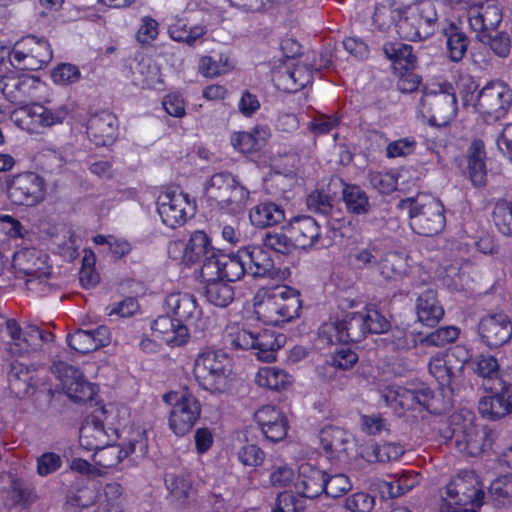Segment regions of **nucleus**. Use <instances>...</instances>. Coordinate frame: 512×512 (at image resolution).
Listing matches in <instances>:
<instances>
[{"mask_svg": "<svg viewBox=\"0 0 512 512\" xmlns=\"http://www.w3.org/2000/svg\"><path fill=\"white\" fill-rule=\"evenodd\" d=\"M262 242L264 247L281 255H289L297 249L291 234L286 231V227L278 232H266Z\"/></svg>", "mask_w": 512, "mask_h": 512, "instance_id": "4d7b16f0", "label": "nucleus"}, {"mask_svg": "<svg viewBox=\"0 0 512 512\" xmlns=\"http://www.w3.org/2000/svg\"><path fill=\"white\" fill-rule=\"evenodd\" d=\"M490 395L479 401L478 409L483 418L496 421L512 414V384L496 379L489 386Z\"/></svg>", "mask_w": 512, "mask_h": 512, "instance_id": "f3484780", "label": "nucleus"}, {"mask_svg": "<svg viewBox=\"0 0 512 512\" xmlns=\"http://www.w3.org/2000/svg\"><path fill=\"white\" fill-rule=\"evenodd\" d=\"M477 332L482 344L496 349L512 338V322L506 314H489L480 319Z\"/></svg>", "mask_w": 512, "mask_h": 512, "instance_id": "6ab92c4d", "label": "nucleus"}, {"mask_svg": "<svg viewBox=\"0 0 512 512\" xmlns=\"http://www.w3.org/2000/svg\"><path fill=\"white\" fill-rule=\"evenodd\" d=\"M349 342H360L369 334H382L390 329V321L374 305L348 311L341 319Z\"/></svg>", "mask_w": 512, "mask_h": 512, "instance_id": "1a4fd4ad", "label": "nucleus"}, {"mask_svg": "<svg viewBox=\"0 0 512 512\" xmlns=\"http://www.w3.org/2000/svg\"><path fill=\"white\" fill-rule=\"evenodd\" d=\"M118 133L117 117L108 110H102L93 114L87 124L89 139L96 146L112 145Z\"/></svg>", "mask_w": 512, "mask_h": 512, "instance_id": "a878e982", "label": "nucleus"}, {"mask_svg": "<svg viewBox=\"0 0 512 512\" xmlns=\"http://www.w3.org/2000/svg\"><path fill=\"white\" fill-rule=\"evenodd\" d=\"M163 401L172 408L169 427L177 436H184L192 430L201 415L199 400L187 389L170 391L163 395Z\"/></svg>", "mask_w": 512, "mask_h": 512, "instance_id": "6e6552de", "label": "nucleus"}, {"mask_svg": "<svg viewBox=\"0 0 512 512\" xmlns=\"http://www.w3.org/2000/svg\"><path fill=\"white\" fill-rule=\"evenodd\" d=\"M225 256L226 254L222 250L214 248L200 261L201 277L204 281L221 276L224 262L222 258Z\"/></svg>", "mask_w": 512, "mask_h": 512, "instance_id": "0e129e2a", "label": "nucleus"}, {"mask_svg": "<svg viewBox=\"0 0 512 512\" xmlns=\"http://www.w3.org/2000/svg\"><path fill=\"white\" fill-rule=\"evenodd\" d=\"M306 500L299 491H282L278 493L275 506L282 512H304L306 508Z\"/></svg>", "mask_w": 512, "mask_h": 512, "instance_id": "774afa93", "label": "nucleus"}, {"mask_svg": "<svg viewBox=\"0 0 512 512\" xmlns=\"http://www.w3.org/2000/svg\"><path fill=\"white\" fill-rule=\"evenodd\" d=\"M325 471L310 464H302L299 468L296 489L307 499H314L324 492Z\"/></svg>", "mask_w": 512, "mask_h": 512, "instance_id": "e433bc0d", "label": "nucleus"}, {"mask_svg": "<svg viewBox=\"0 0 512 512\" xmlns=\"http://www.w3.org/2000/svg\"><path fill=\"white\" fill-rule=\"evenodd\" d=\"M320 445L327 459L334 465H346L351 459L352 435L336 426H326L319 433Z\"/></svg>", "mask_w": 512, "mask_h": 512, "instance_id": "a211bd4d", "label": "nucleus"}, {"mask_svg": "<svg viewBox=\"0 0 512 512\" xmlns=\"http://www.w3.org/2000/svg\"><path fill=\"white\" fill-rule=\"evenodd\" d=\"M385 56L391 60L395 69L414 68L416 56L413 54V47L402 42H387L383 46Z\"/></svg>", "mask_w": 512, "mask_h": 512, "instance_id": "de8ad7c7", "label": "nucleus"}, {"mask_svg": "<svg viewBox=\"0 0 512 512\" xmlns=\"http://www.w3.org/2000/svg\"><path fill=\"white\" fill-rule=\"evenodd\" d=\"M381 398L398 416H402L408 410H429L434 391L423 384L414 389L394 385L387 387Z\"/></svg>", "mask_w": 512, "mask_h": 512, "instance_id": "f8f14e48", "label": "nucleus"}, {"mask_svg": "<svg viewBox=\"0 0 512 512\" xmlns=\"http://www.w3.org/2000/svg\"><path fill=\"white\" fill-rule=\"evenodd\" d=\"M405 266L404 258L398 253L382 251V259L377 269L384 279L391 280L401 276L405 271Z\"/></svg>", "mask_w": 512, "mask_h": 512, "instance_id": "13d9d810", "label": "nucleus"}, {"mask_svg": "<svg viewBox=\"0 0 512 512\" xmlns=\"http://www.w3.org/2000/svg\"><path fill=\"white\" fill-rule=\"evenodd\" d=\"M404 453V447L396 442L379 443L368 441L361 451V457L369 463L397 460Z\"/></svg>", "mask_w": 512, "mask_h": 512, "instance_id": "58836bf2", "label": "nucleus"}, {"mask_svg": "<svg viewBox=\"0 0 512 512\" xmlns=\"http://www.w3.org/2000/svg\"><path fill=\"white\" fill-rule=\"evenodd\" d=\"M256 381L261 387L280 391L291 383V376L282 369L265 367L258 371Z\"/></svg>", "mask_w": 512, "mask_h": 512, "instance_id": "864d4df0", "label": "nucleus"}, {"mask_svg": "<svg viewBox=\"0 0 512 512\" xmlns=\"http://www.w3.org/2000/svg\"><path fill=\"white\" fill-rule=\"evenodd\" d=\"M503 18L502 10L494 1H487L470 9L469 24L476 35L494 32Z\"/></svg>", "mask_w": 512, "mask_h": 512, "instance_id": "7c9ffc66", "label": "nucleus"}, {"mask_svg": "<svg viewBox=\"0 0 512 512\" xmlns=\"http://www.w3.org/2000/svg\"><path fill=\"white\" fill-rule=\"evenodd\" d=\"M460 329L456 326H443L428 334L419 333V345L443 347L456 341Z\"/></svg>", "mask_w": 512, "mask_h": 512, "instance_id": "5fc2aeb1", "label": "nucleus"}, {"mask_svg": "<svg viewBox=\"0 0 512 512\" xmlns=\"http://www.w3.org/2000/svg\"><path fill=\"white\" fill-rule=\"evenodd\" d=\"M479 42L489 46L493 53L500 58H507L511 51V38L507 32L494 31L476 35Z\"/></svg>", "mask_w": 512, "mask_h": 512, "instance_id": "6e6d98bb", "label": "nucleus"}, {"mask_svg": "<svg viewBox=\"0 0 512 512\" xmlns=\"http://www.w3.org/2000/svg\"><path fill=\"white\" fill-rule=\"evenodd\" d=\"M157 212L162 222L170 228L183 225L189 216H193L196 204L188 194L169 187L162 191L156 201Z\"/></svg>", "mask_w": 512, "mask_h": 512, "instance_id": "9b49d317", "label": "nucleus"}, {"mask_svg": "<svg viewBox=\"0 0 512 512\" xmlns=\"http://www.w3.org/2000/svg\"><path fill=\"white\" fill-rule=\"evenodd\" d=\"M475 364L474 372L487 382H491V385H494L496 379H505L500 374L499 363L494 356L481 354L477 357Z\"/></svg>", "mask_w": 512, "mask_h": 512, "instance_id": "e2e57ef3", "label": "nucleus"}, {"mask_svg": "<svg viewBox=\"0 0 512 512\" xmlns=\"http://www.w3.org/2000/svg\"><path fill=\"white\" fill-rule=\"evenodd\" d=\"M446 39V55L451 62L458 63L466 55L470 40L463 28L454 21H446L441 28Z\"/></svg>", "mask_w": 512, "mask_h": 512, "instance_id": "473e14b6", "label": "nucleus"}, {"mask_svg": "<svg viewBox=\"0 0 512 512\" xmlns=\"http://www.w3.org/2000/svg\"><path fill=\"white\" fill-rule=\"evenodd\" d=\"M242 256V248L235 254H226V256L222 258L224 262L220 278L231 283L240 280L244 275L248 274L246 261H244Z\"/></svg>", "mask_w": 512, "mask_h": 512, "instance_id": "603ef678", "label": "nucleus"}, {"mask_svg": "<svg viewBox=\"0 0 512 512\" xmlns=\"http://www.w3.org/2000/svg\"><path fill=\"white\" fill-rule=\"evenodd\" d=\"M416 313L423 325L434 327L440 322L444 316V309L439 304L435 290L427 289L418 296Z\"/></svg>", "mask_w": 512, "mask_h": 512, "instance_id": "4c0bfd02", "label": "nucleus"}, {"mask_svg": "<svg viewBox=\"0 0 512 512\" xmlns=\"http://www.w3.org/2000/svg\"><path fill=\"white\" fill-rule=\"evenodd\" d=\"M165 484L172 497L180 504H184L191 489V479L189 475L185 473H168L165 476Z\"/></svg>", "mask_w": 512, "mask_h": 512, "instance_id": "bf43d9fd", "label": "nucleus"}, {"mask_svg": "<svg viewBox=\"0 0 512 512\" xmlns=\"http://www.w3.org/2000/svg\"><path fill=\"white\" fill-rule=\"evenodd\" d=\"M425 101L431 106L433 120L439 118L443 123H447L457 115V98L453 86L449 83L440 85L438 92L426 94Z\"/></svg>", "mask_w": 512, "mask_h": 512, "instance_id": "c756f323", "label": "nucleus"}, {"mask_svg": "<svg viewBox=\"0 0 512 512\" xmlns=\"http://www.w3.org/2000/svg\"><path fill=\"white\" fill-rule=\"evenodd\" d=\"M451 438L461 452L472 457L491 449L494 441L491 430L475 425L471 420H464L462 425L454 426Z\"/></svg>", "mask_w": 512, "mask_h": 512, "instance_id": "2eb2a0df", "label": "nucleus"}, {"mask_svg": "<svg viewBox=\"0 0 512 512\" xmlns=\"http://www.w3.org/2000/svg\"><path fill=\"white\" fill-rule=\"evenodd\" d=\"M202 294L208 303L219 308L229 306L235 298L234 287L220 277L205 280Z\"/></svg>", "mask_w": 512, "mask_h": 512, "instance_id": "ea45409f", "label": "nucleus"}, {"mask_svg": "<svg viewBox=\"0 0 512 512\" xmlns=\"http://www.w3.org/2000/svg\"><path fill=\"white\" fill-rule=\"evenodd\" d=\"M318 336L328 345L348 343L341 319L323 323L319 327Z\"/></svg>", "mask_w": 512, "mask_h": 512, "instance_id": "338daca9", "label": "nucleus"}, {"mask_svg": "<svg viewBox=\"0 0 512 512\" xmlns=\"http://www.w3.org/2000/svg\"><path fill=\"white\" fill-rule=\"evenodd\" d=\"M386 336L381 338L383 345L392 351L410 350L419 345V333L408 334L406 330L396 327L389 329Z\"/></svg>", "mask_w": 512, "mask_h": 512, "instance_id": "3c124183", "label": "nucleus"}, {"mask_svg": "<svg viewBox=\"0 0 512 512\" xmlns=\"http://www.w3.org/2000/svg\"><path fill=\"white\" fill-rule=\"evenodd\" d=\"M342 201L346 211L354 216H365L372 210V204L367 192L356 184H349L339 180Z\"/></svg>", "mask_w": 512, "mask_h": 512, "instance_id": "c9c22d12", "label": "nucleus"}, {"mask_svg": "<svg viewBox=\"0 0 512 512\" xmlns=\"http://www.w3.org/2000/svg\"><path fill=\"white\" fill-rule=\"evenodd\" d=\"M110 342V331L105 325L91 329H78L67 336L68 345L75 351L86 354L106 346Z\"/></svg>", "mask_w": 512, "mask_h": 512, "instance_id": "c85d7f7f", "label": "nucleus"}, {"mask_svg": "<svg viewBox=\"0 0 512 512\" xmlns=\"http://www.w3.org/2000/svg\"><path fill=\"white\" fill-rule=\"evenodd\" d=\"M428 370L442 389H447L451 394L459 393L463 377L460 375V367H454L452 361L437 354L430 359Z\"/></svg>", "mask_w": 512, "mask_h": 512, "instance_id": "2f4dec72", "label": "nucleus"}, {"mask_svg": "<svg viewBox=\"0 0 512 512\" xmlns=\"http://www.w3.org/2000/svg\"><path fill=\"white\" fill-rule=\"evenodd\" d=\"M242 250L248 275L254 278H264L273 277L276 274L274 261L268 251L260 246H245L242 247Z\"/></svg>", "mask_w": 512, "mask_h": 512, "instance_id": "72a5a7b5", "label": "nucleus"}, {"mask_svg": "<svg viewBox=\"0 0 512 512\" xmlns=\"http://www.w3.org/2000/svg\"><path fill=\"white\" fill-rule=\"evenodd\" d=\"M487 499L495 507H503L512 502V473L502 475L491 482Z\"/></svg>", "mask_w": 512, "mask_h": 512, "instance_id": "8fccbe9b", "label": "nucleus"}, {"mask_svg": "<svg viewBox=\"0 0 512 512\" xmlns=\"http://www.w3.org/2000/svg\"><path fill=\"white\" fill-rule=\"evenodd\" d=\"M398 207L408 211L410 227L419 235L431 237L445 227L444 206L434 197L424 194L408 197L400 200Z\"/></svg>", "mask_w": 512, "mask_h": 512, "instance_id": "f257e3e1", "label": "nucleus"}, {"mask_svg": "<svg viewBox=\"0 0 512 512\" xmlns=\"http://www.w3.org/2000/svg\"><path fill=\"white\" fill-rule=\"evenodd\" d=\"M38 77L11 71L0 78V91L4 97L14 104H24L38 89Z\"/></svg>", "mask_w": 512, "mask_h": 512, "instance_id": "412c9836", "label": "nucleus"}, {"mask_svg": "<svg viewBox=\"0 0 512 512\" xmlns=\"http://www.w3.org/2000/svg\"><path fill=\"white\" fill-rule=\"evenodd\" d=\"M151 329L156 337L172 348L181 347L190 339V329L186 327V324H180L168 312L166 315L157 317L152 322Z\"/></svg>", "mask_w": 512, "mask_h": 512, "instance_id": "cd10ccee", "label": "nucleus"}, {"mask_svg": "<svg viewBox=\"0 0 512 512\" xmlns=\"http://www.w3.org/2000/svg\"><path fill=\"white\" fill-rule=\"evenodd\" d=\"M382 248L378 242H370L363 247H355L350 251L349 258L357 269L377 268L382 259Z\"/></svg>", "mask_w": 512, "mask_h": 512, "instance_id": "a18cd8bd", "label": "nucleus"}, {"mask_svg": "<svg viewBox=\"0 0 512 512\" xmlns=\"http://www.w3.org/2000/svg\"><path fill=\"white\" fill-rule=\"evenodd\" d=\"M282 334H275L273 331L263 330L261 332L251 331L245 328H231L226 336V342L235 349H254L260 361L270 363L276 359L277 351L284 342Z\"/></svg>", "mask_w": 512, "mask_h": 512, "instance_id": "0eeeda50", "label": "nucleus"}, {"mask_svg": "<svg viewBox=\"0 0 512 512\" xmlns=\"http://www.w3.org/2000/svg\"><path fill=\"white\" fill-rule=\"evenodd\" d=\"M31 373L28 367L20 362H13L7 373L10 392L18 398L25 397L31 388Z\"/></svg>", "mask_w": 512, "mask_h": 512, "instance_id": "49530a36", "label": "nucleus"}, {"mask_svg": "<svg viewBox=\"0 0 512 512\" xmlns=\"http://www.w3.org/2000/svg\"><path fill=\"white\" fill-rule=\"evenodd\" d=\"M286 231L291 234L297 249L308 251L331 247L330 240L322 238L320 224L311 216L294 217L286 226Z\"/></svg>", "mask_w": 512, "mask_h": 512, "instance_id": "dca6fc26", "label": "nucleus"}, {"mask_svg": "<svg viewBox=\"0 0 512 512\" xmlns=\"http://www.w3.org/2000/svg\"><path fill=\"white\" fill-rule=\"evenodd\" d=\"M14 46L17 47L18 56L27 53L40 59L42 63H49L53 58L51 46L44 37L27 35L16 41Z\"/></svg>", "mask_w": 512, "mask_h": 512, "instance_id": "c03bdc74", "label": "nucleus"}, {"mask_svg": "<svg viewBox=\"0 0 512 512\" xmlns=\"http://www.w3.org/2000/svg\"><path fill=\"white\" fill-rule=\"evenodd\" d=\"M259 318L268 325L281 326L300 316V293L288 286L266 291L255 305Z\"/></svg>", "mask_w": 512, "mask_h": 512, "instance_id": "f03ea898", "label": "nucleus"}, {"mask_svg": "<svg viewBox=\"0 0 512 512\" xmlns=\"http://www.w3.org/2000/svg\"><path fill=\"white\" fill-rule=\"evenodd\" d=\"M45 186V180L37 173L23 172L8 180L7 195L15 205L33 207L45 199Z\"/></svg>", "mask_w": 512, "mask_h": 512, "instance_id": "ddd939ff", "label": "nucleus"}, {"mask_svg": "<svg viewBox=\"0 0 512 512\" xmlns=\"http://www.w3.org/2000/svg\"><path fill=\"white\" fill-rule=\"evenodd\" d=\"M52 373L60 380L67 397L75 403L84 404L94 400L97 394L95 385L88 382L75 366L64 361L54 362Z\"/></svg>", "mask_w": 512, "mask_h": 512, "instance_id": "4468645a", "label": "nucleus"}, {"mask_svg": "<svg viewBox=\"0 0 512 512\" xmlns=\"http://www.w3.org/2000/svg\"><path fill=\"white\" fill-rule=\"evenodd\" d=\"M0 318L5 321L6 331L10 337V341L7 343V351L9 354L12 356H23L27 354L28 349H22V342L26 340L24 329L20 327L15 319H5L2 315H0Z\"/></svg>", "mask_w": 512, "mask_h": 512, "instance_id": "052dcab7", "label": "nucleus"}, {"mask_svg": "<svg viewBox=\"0 0 512 512\" xmlns=\"http://www.w3.org/2000/svg\"><path fill=\"white\" fill-rule=\"evenodd\" d=\"M270 137L268 126H255L251 131L236 132L231 136L232 146L242 153L260 150Z\"/></svg>", "mask_w": 512, "mask_h": 512, "instance_id": "a19ab883", "label": "nucleus"}, {"mask_svg": "<svg viewBox=\"0 0 512 512\" xmlns=\"http://www.w3.org/2000/svg\"><path fill=\"white\" fill-rule=\"evenodd\" d=\"M205 194L208 200L216 202L220 210L238 213L246 207L250 191L232 173L223 171L209 178L205 184Z\"/></svg>", "mask_w": 512, "mask_h": 512, "instance_id": "423d86ee", "label": "nucleus"}, {"mask_svg": "<svg viewBox=\"0 0 512 512\" xmlns=\"http://www.w3.org/2000/svg\"><path fill=\"white\" fill-rule=\"evenodd\" d=\"M111 412L105 405L96 407L88 415L80 428V444L87 450L98 449L105 444L108 432L105 429V421Z\"/></svg>", "mask_w": 512, "mask_h": 512, "instance_id": "b1692460", "label": "nucleus"}, {"mask_svg": "<svg viewBox=\"0 0 512 512\" xmlns=\"http://www.w3.org/2000/svg\"><path fill=\"white\" fill-rule=\"evenodd\" d=\"M486 151L484 142L475 139L467 151V174L475 187H482L487 182Z\"/></svg>", "mask_w": 512, "mask_h": 512, "instance_id": "f704fd0d", "label": "nucleus"}, {"mask_svg": "<svg viewBox=\"0 0 512 512\" xmlns=\"http://www.w3.org/2000/svg\"><path fill=\"white\" fill-rule=\"evenodd\" d=\"M477 86L471 82L468 91L463 96L465 106L472 105L474 109L492 117L495 120L503 118L512 105V89L503 81L492 80L487 82L474 96Z\"/></svg>", "mask_w": 512, "mask_h": 512, "instance_id": "39448f33", "label": "nucleus"}, {"mask_svg": "<svg viewBox=\"0 0 512 512\" xmlns=\"http://www.w3.org/2000/svg\"><path fill=\"white\" fill-rule=\"evenodd\" d=\"M164 307L166 312L171 313L180 324H186L187 328L195 326L203 329V312L194 295L181 292L169 294L164 300Z\"/></svg>", "mask_w": 512, "mask_h": 512, "instance_id": "aec40b11", "label": "nucleus"}, {"mask_svg": "<svg viewBox=\"0 0 512 512\" xmlns=\"http://www.w3.org/2000/svg\"><path fill=\"white\" fill-rule=\"evenodd\" d=\"M458 475L446 487L447 497L444 499L449 507L472 506L481 507L486 495L484 491L474 485L473 475Z\"/></svg>", "mask_w": 512, "mask_h": 512, "instance_id": "5701e85b", "label": "nucleus"}, {"mask_svg": "<svg viewBox=\"0 0 512 512\" xmlns=\"http://www.w3.org/2000/svg\"><path fill=\"white\" fill-rule=\"evenodd\" d=\"M249 219L253 226L266 228L282 222L285 219V211L282 206L265 201L250 210Z\"/></svg>", "mask_w": 512, "mask_h": 512, "instance_id": "79ce46f5", "label": "nucleus"}, {"mask_svg": "<svg viewBox=\"0 0 512 512\" xmlns=\"http://www.w3.org/2000/svg\"><path fill=\"white\" fill-rule=\"evenodd\" d=\"M94 450L96 451L97 463L102 467L112 468L130 454L134 453L140 457L145 456L148 451L147 438L145 432H138L136 437L131 438L125 447L110 445L105 440V444Z\"/></svg>", "mask_w": 512, "mask_h": 512, "instance_id": "4be33fe9", "label": "nucleus"}, {"mask_svg": "<svg viewBox=\"0 0 512 512\" xmlns=\"http://www.w3.org/2000/svg\"><path fill=\"white\" fill-rule=\"evenodd\" d=\"M255 419L262 434L273 443L285 439L288 432V421L284 413L275 406L266 405L255 413Z\"/></svg>", "mask_w": 512, "mask_h": 512, "instance_id": "bb28decb", "label": "nucleus"}, {"mask_svg": "<svg viewBox=\"0 0 512 512\" xmlns=\"http://www.w3.org/2000/svg\"><path fill=\"white\" fill-rule=\"evenodd\" d=\"M231 359L221 350H206L195 359L193 373L199 386L211 393H225L230 387Z\"/></svg>", "mask_w": 512, "mask_h": 512, "instance_id": "7ed1b4c3", "label": "nucleus"}, {"mask_svg": "<svg viewBox=\"0 0 512 512\" xmlns=\"http://www.w3.org/2000/svg\"><path fill=\"white\" fill-rule=\"evenodd\" d=\"M398 34L409 41L426 40L439 28L436 6L429 0L419 1L399 13Z\"/></svg>", "mask_w": 512, "mask_h": 512, "instance_id": "20e7f679", "label": "nucleus"}, {"mask_svg": "<svg viewBox=\"0 0 512 512\" xmlns=\"http://www.w3.org/2000/svg\"><path fill=\"white\" fill-rule=\"evenodd\" d=\"M8 499L14 505L26 506L34 500V489L26 481L20 478L11 480L8 492Z\"/></svg>", "mask_w": 512, "mask_h": 512, "instance_id": "69168bd1", "label": "nucleus"}, {"mask_svg": "<svg viewBox=\"0 0 512 512\" xmlns=\"http://www.w3.org/2000/svg\"><path fill=\"white\" fill-rule=\"evenodd\" d=\"M326 66V61L316 54L307 55L304 60H292L276 73L278 88L287 93H296L312 82L314 72Z\"/></svg>", "mask_w": 512, "mask_h": 512, "instance_id": "9d476101", "label": "nucleus"}, {"mask_svg": "<svg viewBox=\"0 0 512 512\" xmlns=\"http://www.w3.org/2000/svg\"><path fill=\"white\" fill-rule=\"evenodd\" d=\"M234 68L230 55L226 52H213L203 56L199 62V71L205 77H217Z\"/></svg>", "mask_w": 512, "mask_h": 512, "instance_id": "09e8293b", "label": "nucleus"}, {"mask_svg": "<svg viewBox=\"0 0 512 512\" xmlns=\"http://www.w3.org/2000/svg\"><path fill=\"white\" fill-rule=\"evenodd\" d=\"M493 221L499 232L512 236V199L499 200L493 209Z\"/></svg>", "mask_w": 512, "mask_h": 512, "instance_id": "680f3d73", "label": "nucleus"}, {"mask_svg": "<svg viewBox=\"0 0 512 512\" xmlns=\"http://www.w3.org/2000/svg\"><path fill=\"white\" fill-rule=\"evenodd\" d=\"M20 112L24 114V116L16 121L20 124L22 129L28 131H34V128L30 127L29 124H38L42 127H51L56 124H61L68 114V110L65 106L52 109L38 103L22 107Z\"/></svg>", "mask_w": 512, "mask_h": 512, "instance_id": "393cba45", "label": "nucleus"}, {"mask_svg": "<svg viewBox=\"0 0 512 512\" xmlns=\"http://www.w3.org/2000/svg\"><path fill=\"white\" fill-rule=\"evenodd\" d=\"M215 247L211 243L210 237L201 230H196L191 233L187 243L184 247L183 262L186 265H194L209 254L210 250Z\"/></svg>", "mask_w": 512, "mask_h": 512, "instance_id": "37998d69", "label": "nucleus"}]
</instances>
